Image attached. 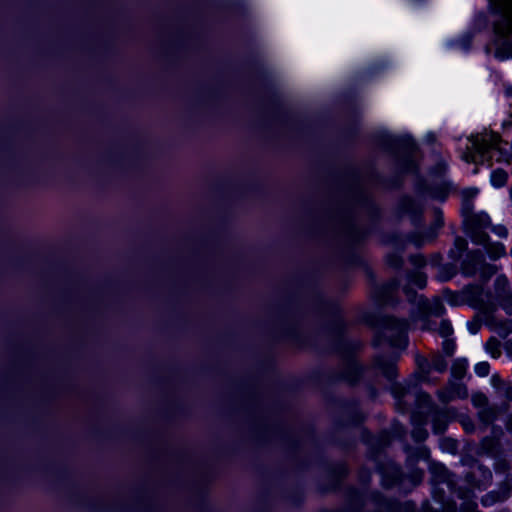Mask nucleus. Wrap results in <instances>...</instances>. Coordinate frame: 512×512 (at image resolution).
I'll use <instances>...</instances> for the list:
<instances>
[{
  "label": "nucleus",
  "mask_w": 512,
  "mask_h": 512,
  "mask_svg": "<svg viewBox=\"0 0 512 512\" xmlns=\"http://www.w3.org/2000/svg\"><path fill=\"white\" fill-rule=\"evenodd\" d=\"M429 471L431 474L430 482L433 487V497L437 502H443L444 490L440 487V485L445 484L449 491H455V476L450 473L443 464L437 462L430 463Z\"/></svg>",
  "instance_id": "nucleus-6"
},
{
  "label": "nucleus",
  "mask_w": 512,
  "mask_h": 512,
  "mask_svg": "<svg viewBox=\"0 0 512 512\" xmlns=\"http://www.w3.org/2000/svg\"><path fill=\"white\" fill-rule=\"evenodd\" d=\"M506 94L512 98V87H507L506 88Z\"/></svg>",
  "instance_id": "nucleus-62"
},
{
  "label": "nucleus",
  "mask_w": 512,
  "mask_h": 512,
  "mask_svg": "<svg viewBox=\"0 0 512 512\" xmlns=\"http://www.w3.org/2000/svg\"><path fill=\"white\" fill-rule=\"evenodd\" d=\"M490 4L494 10V13H497L498 0H490Z\"/></svg>",
  "instance_id": "nucleus-61"
},
{
  "label": "nucleus",
  "mask_w": 512,
  "mask_h": 512,
  "mask_svg": "<svg viewBox=\"0 0 512 512\" xmlns=\"http://www.w3.org/2000/svg\"><path fill=\"white\" fill-rule=\"evenodd\" d=\"M409 280L418 288L422 289L426 286L427 277L424 273L413 272L409 274Z\"/></svg>",
  "instance_id": "nucleus-34"
},
{
  "label": "nucleus",
  "mask_w": 512,
  "mask_h": 512,
  "mask_svg": "<svg viewBox=\"0 0 512 512\" xmlns=\"http://www.w3.org/2000/svg\"><path fill=\"white\" fill-rule=\"evenodd\" d=\"M417 456H418L419 458L428 459V457H429V451H428V449H427V448H425V447H421V448H419Z\"/></svg>",
  "instance_id": "nucleus-54"
},
{
  "label": "nucleus",
  "mask_w": 512,
  "mask_h": 512,
  "mask_svg": "<svg viewBox=\"0 0 512 512\" xmlns=\"http://www.w3.org/2000/svg\"><path fill=\"white\" fill-rule=\"evenodd\" d=\"M455 350V342L452 339H446L443 342V351L447 356H452Z\"/></svg>",
  "instance_id": "nucleus-44"
},
{
  "label": "nucleus",
  "mask_w": 512,
  "mask_h": 512,
  "mask_svg": "<svg viewBox=\"0 0 512 512\" xmlns=\"http://www.w3.org/2000/svg\"><path fill=\"white\" fill-rule=\"evenodd\" d=\"M457 303H465L484 314H490L496 310V305L489 294L484 293L483 286L469 284L462 289V300Z\"/></svg>",
  "instance_id": "nucleus-5"
},
{
  "label": "nucleus",
  "mask_w": 512,
  "mask_h": 512,
  "mask_svg": "<svg viewBox=\"0 0 512 512\" xmlns=\"http://www.w3.org/2000/svg\"><path fill=\"white\" fill-rule=\"evenodd\" d=\"M475 372L480 377H485L490 372V365L488 362H480L475 366Z\"/></svg>",
  "instance_id": "nucleus-40"
},
{
  "label": "nucleus",
  "mask_w": 512,
  "mask_h": 512,
  "mask_svg": "<svg viewBox=\"0 0 512 512\" xmlns=\"http://www.w3.org/2000/svg\"><path fill=\"white\" fill-rule=\"evenodd\" d=\"M430 194L433 198L445 200V198L448 195V191L445 187H437L435 189H432Z\"/></svg>",
  "instance_id": "nucleus-43"
},
{
  "label": "nucleus",
  "mask_w": 512,
  "mask_h": 512,
  "mask_svg": "<svg viewBox=\"0 0 512 512\" xmlns=\"http://www.w3.org/2000/svg\"><path fill=\"white\" fill-rule=\"evenodd\" d=\"M477 189L475 188H470V189H465L463 192H462V196H463V202L465 200H469L471 203H472V198L475 197V195L477 194Z\"/></svg>",
  "instance_id": "nucleus-48"
},
{
  "label": "nucleus",
  "mask_w": 512,
  "mask_h": 512,
  "mask_svg": "<svg viewBox=\"0 0 512 512\" xmlns=\"http://www.w3.org/2000/svg\"><path fill=\"white\" fill-rule=\"evenodd\" d=\"M472 208L473 205L469 200L462 203L463 223L466 227V233L475 244H486L489 241V236L485 229L491 225L490 218L484 212L474 213Z\"/></svg>",
  "instance_id": "nucleus-2"
},
{
  "label": "nucleus",
  "mask_w": 512,
  "mask_h": 512,
  "mask_svg": "<svg viewBox=\"0 0 512 512\" xmlns=\"http://www.w3.org/2000/svg\"><path fill=\"white\" fill-rule=\"evenodd\" d=\"M400 215H409L415 226L420 223L421 206L410 197H403L398 204Z\"/></svg>",
  "instance_id": "nucleus-12"
},
{
  "label": "nucleus",
  "mask_w": 512,
  "mask_h": 512,
  "mask_svg": "<svg viewBox=\"0 0 512 512\" xmlns=\"http://www.w3.org/2000/svg\"><path fill=\"white\" fill-rule=\"evenodd\" d=\"M498 19L494 22L495 34L505 41L495 51V57H512V0H498Z\"/></svg>",
  "instance_id": "nucleus-1"
},
{
  "label": "nucleus",
  "mask_w": 512,
  "mask_h": 512,
  "mask_svg": "<svg viewBox=\"0 0 512 512\" xmlns=\"http://www.w3.org/2000/svg\"><path fill=\"white\" fill-rule=\"evenodd\" d=\"M416 403L418 408L421 410L420 413L429 415V412L432 411L436 406L432 403V399L427 393H418L416 396Z\"/></svg>",
  "instance_id": "nucleus-21"
},
{
  "label": "nucleus",
  "mask_w": 512,
  "mask_h": 512,
  "mask_svg": "<svg viewBox=\"0 0 512 512\" xmlns=\"http://www.w3.org/2000/svg\"><path fill=\"white\" fill-rule=\"evenodd\" d=\"M442 504V508L444 512H456V505L453 502H450L444 498L443 502H439Z\"/></svg>",
  "instance_id": "nucleus-49"
},
{
  "label": "nucleus",
  "mask_w": 512,
  "mask_h": 512,
  "mask_svg": "<svg viewBox=\"0 0 512 512\" xmlns=\"http://www.w3.org/2000/svg\"><path fill=\"white\" fill-rule=\"evenodd\" d=\"M482 326V319L476 315L472 321L468 323V329L471 333L476 334Z\"/></svg>",
  "instance_id": "nucleus-41"
},
{
  "label": "nucleus",
  "mask_w": 512,
  "mask_h": 512,
  "mask_svg": "<svg viewBox=\"0 0 512 512\" xmlns=\"http://www.w3.org/2000/svg\"><path fill=\"white\" fill-rule=\"evenodd\" d=\"M448 385H449V389H451V394L453 395L454 399L455 398L464 399L468 396V391L464 384L449 381Z\"/></svg>",
  "instance_id": "nucleus-28"
},
{
  "label": "nucleus",
  "mask_w": 512,
  "mask_h": 512,
  "mask_svg": "<svg viewBox=\"0 0 512 512\" xmlns=\"http://www.w3.org/2000/svg\"><path fill=\"white\" fill-rule=\"evenodd\" d=\"M440 447L443 451L456 454L458 451V442L450 437H444L440 440Z\"/></svg>",
  "instance_id": "nucleus-30"
},
{
  "label": "nucleus",
  "mask_w": 512,
  "mask_h": 512,
  "mask_svg": "<svg viewBox=\"0 0 512 512\" xmlns=\"http://www.w3.org/2000/svg\"><path fill=\"white\" fill-rule=\"evenodd\" d=\"M506 429L512 433V415H510L506 422Z\"/></svg>",
  "instance_id": "nucleus-59"
},
{
  "label": "nucleus",
  "mask_w": 512,
  "mask_h": 512,
  "mask_svg": "<svg viewBox=\"0 0 512 512\" xmlns=\"http://www.w3.org/2000/svg\"><path fill=\"white\" fill-rule=\"evenodd\" d=\"M453 332L451 324L447 320H443L439 327V334L442 337H448Z\"/></svg>",
  "instance_id": "nucleus-42"
},
{
  "label": "nucleus",
  "mask_w": 512,
  "mask_h": 512,
  "mask_svg": "<svg viewBox=\"0 0 512 512\" xmlns=\"http://www.w3.org/2000/svg\"><path fill=\"white\" fill-rule=\"evenodd\" d=\"M400 215H409L415 226L420 223L421 206L410 197H403L398 204Z\"/></svg>",
  "instance_id": "nucleus-11"
},
{
  "label": "nucleus",
  "mask_w": 512,
  "mask_h": 512,
  "mask_svg": "<svg viewBox=\"0 0 512 512\" xmlns=\"http://www.w3.org/2000/svg\"><path fill=\"white\" fill-rule=\"evenodd\" d=\"M456 274L454 265H445L440 267L438 272V279L442 282L450 280Z\"/></svg>",
  "instance_id": "nucleus-33"
},
{
  "label": "nucleus",
  "mask_w": 512,
  "mask_h": 512,
  "mask_svg": "<svg viewBox=\"0 0 512 512\" xmlns=\"http://www.w3.org/2000/svg\"><path fill=\"white\" fill-rule=\"evenodd\" d=\"M391 392L397 400V408L404 411L405 407L403 406L402 398L406 396L409 391L402 384L395 383L391 386Z\"/></svg>",
  "instance_id": "nucleus-25"
},
{
  "label": "nucleus",
  "mask_w": 512,
  "mask_h": 512,
  "mask_svg": "<svg viewBox=\"0 0 512 512\" xmlns=\"http://www.w3.org/2000/svg\"><path fill=\"white\" fill-rule=\"evenodd\" d=\"M382 330L380 337L388 341L393 347L405 348L407 345L406 331L408 323L391 316L381 319Z\"/></svg>",
  "instance_id": "nucleus-4"
},
{
  "label": "nucleus",
  "mask_w": 512,
  "mask_h": 512,
  "mask_svg": "<svg viewBox=\"0 0 512 512\" xmlns=\"http://www.w3.org/2000/svg\"><path fill=\"white\" fill-rule=\"evenodd\" d=\"M437 396L439 400L443 403H448L452 400H454L453 395L451 394V389H449V385H447L445 388L439 390L437 392Z\"/></svg>",
  "instance_id": "nucleus-38"
},
{
  "label": "nucleus",
  "mask_w": 512,
  "mask_h": 512,
  "mask_svg": "<svg viewBox=\"0 0 512 512\" xmlns=\"http://www.w3.org/2000/svg\"><path fill=\"white\" fill-rule=\"evenodd\" d=\"M434 214H435V225L440 228L443 226V216H442V212L439 210V209H435L434 210Z\"/></svg>",
  "instance_id": "nucleus-51"
},
{
  "label": "nucleus",
  "mask_w": 512,
  "mask_h": 512,
  "mask_svg": "<svg viewBox=\"0 0 512 512\" xmlns=\"http://www.w3.org/2000/svg\"><path fill=\"white\" fill-rule=\"evenodd\" d=\"M504 349L508 356L512 357V340H507L504 343Z\"/></svg>",
  "instance_id": "nucleus-56"
},
{
  "label": "nucleus",
  "mask_w": 512,
  "mask_h": 512,
  "mask_svg": "<svg viewBox=\"0 0 512 512\" xmlns=\"http://www.w3.org/2000/svg\"><path fill=\"white\" fill-rule=\"evenodd\" d=\"M454 245L460 252H463L467 249L468 242L466 239L462 237H456Z\"/></svg>",
  "instance_id": "nucleus-46"
},
{
  "label": "nucleus",
  "mask_w": 512,
  "mask_h": 512,
  "mask_svg": "<svg viewBox=\"0 0 512 512\" xmlns=\"http://www.w3.org/2000/svg\"><path fill=\"white\" fill-rule=\"evenodd\" d=\"M484 347H485L486 352L489 353L491 355V357L494 359H498L502 354V351H501L502 344H501L500 340H498L494 336L490 337L487 340Z\"/></svg>",
  "instance_id": "nucleus-23"
},
{
  "label": "nucleus",
  "mask_w": 512,
  "mask_h": 512,
  "mask_svg": "<svg viewBox=\"0 0 512 512\" xmlns=\"http://www.w3.org/2000/svg\"><path fill=\"white\" fill-rule=\"evenodd\" d=\"M375 367L388 379L393 380L397 376L395 361L379 356L375 359Z\"/></svg>",
  "instance_id": "nucleus-18"
},
{
  "label": "nucleus",
  "mask_w": 512,
  "mask_h": 512,
  "mask_svg": "<svg viewBox=\"0 0 512 512\" xmlns=\"http://www.w3.org/2000/svg\"><path fill=\"white\" fill-rule=\"evenodd\" d=\"M399 282L397 279H391L382 286H379L375 290V296L378 301L382 304H387L392 301L393 293L397 290Z\"/></svg>",
  "instance_id": "nucleus-16"
},
{
  "label": "nucleus",
  "mask_w": 512,
  "mask_h": 512,
  "mask_svg": "<svg viewBox=\"0 0 512 512\" xmlns=\"http://www.w3.org/2000/svg\"><path fill=\"white\" fill-rule=\"evenodd\" d=\"M479 418L481 422L486 425L493 423L498 417L497 406H487L479 411Z\"/></svg>",
  "instance_id": "nucleus-22"
},
{
  "label": "nucleus",
  "mask_w": 512,
  "mask_h": 512,
  "mask_svg": "<svg viewBox=\"0 0 512 512\" xmlns=\"http://www.w3.org/2000/svg\"><path fill=\"white\" fill-rule=\"evenodd\" d=\"M508 174L503 169H496L491 174V183L495 187H502L507 183Z\"/></svg>",
  "instance_id": "nucleus-29"
},
{
  "label": "nucleus",
  "mask_w": 512,
  "mask_h": 512,
  "mask_svg": "<svg viewBox=\"0 0 512 512\" xmlns=\"http://www.w3.org/2000/svg\"><path fill=\"white\" fill-rule=\"evenodd\" d=\"M481 453L491 457H498L501 454V443L497 435L486 436L480 443Z\"/></svg>",
  "instance_id": "nucleus-17"
},
{
  "label": "nucleus",
  "mask_w": 512,
  "mask_h": 512,
  "mask_svg": "<svg viewBox=\"0 0 512 512\" xmlns=\"http://www.w3.org/2000/svg\"><path fill=\"white\" fill-rule=\"evenodd\" d=\"M383 507L387 512H411L413 510L409 502L402 504L391 500L385 501Z\"/></svg>",
  "instance_id": "nucleus-24"
},
{
  "label": "nucleus",
  "mask_w": 512,
  "mask_h": 512,
  "mask_svg": "<svg viewBox=\"0 0 512 512\" xmlns=\"http://www.w3.org/2000/svg\"><path fill=\"white\" fill-rule=\"evenodd\" d=\"M418 306L420 311L425 315L441 316L445 311L444 305L439 298L428 300L420 297Z\"/></svg>",
  "instance_id": "nucleus-15"
},
{
  "label": "nucleus",
  "mask_w": 512,
  "mask_h": 512,
  "mask_svg": "<svg viewBox=\"0 0 512 512\" xmlns=\"http://www.w3.org/2000/svg\"><path fill=\"white\" fill-rule=\"evenodd\" d=\"M497 272V267L495 265L486 263L485 261L482 263L479 273L484 282H487L494 274Z\"/></svg>",
  "instance_id": "nucleus-32"
},
{
  "label": "nucleus",
  "mask_w": 512,
  "mask_h": 512,
  "mask_svg": "<svg viewBox=\"0 0 512 512\" xmlns=\"http://www.w3.org/2000/svg\"><path fill=\"white\" fill-rule=\"evenodd\" d=\"M485 325L503 339L512 334V320L500 321L495 317L488 316L485 320Z\"/></svg>",
  "instance_id": "nucleus-14"
},
{
  "label": "nucleus",
  "mask_w": 512,
  "mask_h": 512,
  "mask_svg": "<svg viewBox=\"0 0 512 512\" xmlns=\"http://www.w3.org/2000/svg\"><path fill=\"white\" fill-rule=\"evenodd\" d=\"M477 507V504L472 501H468L464 503V505L461 507V510L464 512H475Z\"/></svg>",
  "instance_id": "nucleus-50"
},
{
  "label": "nucleus",
  "mask_w": 512,
  "mask_h": 512,
  "mask_svg": "<svg viewBox=\"0 0 512 512\" xmlns=\"http://www.w3.org/2000/svg\"><path fill=\"white\" fill-rule=\"evenodd\" d=\"M504 396L509 400V401H512V385L511 384H508V385H505V390H504Z\"/></svg>",
  "instance_id": "nucleus-55"
},
{
  "label": "nucleus",
  "mask_w": 512,
  "mask_h": 512,
  "mask_svg": "<svg viewBox=\"0 0 512 512\" xmlns=\"http://www.w3.org/2000/svg\"><path fill=\"white\" fill-rule=\"evenodd\" d=\"M399 477H400L399 471L397 469H394L391 480L388 483H386L385 485L386 486L393 485L394 483H396L399 480Z\"/></svg>",
  "instance_id": "nucleus-53"
},
{
  "label": "nucleus",
  "mask_w": 512,
  "mask_h": 512,
  "mask_svg": "<svg viewBox=\"0 0 512 512\" xmlns=\"http://www.w3.org/2000/svg\"><path fill=\"white\" fill-rule=\"evenodd\" d=\"M422 509L423 512H439L438 510L433 509L428 502L423 504Z\"/></svg>",
  "instance_id": "nucleus-57"
},
{
  "label": "nucleus",
  "mask_w": 512,
  "mask_h": 512,
  "mask_svg": "<svg viewBox=\"0 0 512 512\" xmlns=\"http://www.w3.org/2000/svg\"><path fill=\"white\" fill-rule=\"evenodd\" d=\"M410 262L416 267H423L426 264V261L422 255H412L410 257Z\"/></svg>",
  "instance_id": "nucleus-47"
},
{
  "label": "nucleus",
  "mask_w": 512,
  "mask_h": 512,
  "mask_svg": "<svg viewBox=\"0 0 512 512\" xmlns=\"http://www.w3.org/2000/svg\"><path fill=\"white\" fill-rule=\"evenodd\" d=\"M361 375L359 365L355 361H349L342 372L341 377L348 381L350 384H354L358 381Z\"/></svg>",
  "instance_id": "nucleus-20"
},
{
  "label": "nucleus",
  "mask_w": 512,
  "mask_h": 512,
  "mask_svg": "<svg viewBox=\"0 0 512 512\" xmlns=\"http://www.w3.org/2000/svg\"><path fill=\"white\" fill-rule=\"evenodd\" d=\"M469 141L472 143V147L467 148L462 158L466 162H475V155L472 150L483 156L490 148H496L501 138L498 134L491 133L489 136L485 137L472 135L469 137Z\"/></svg>",
  "instance_id": "nucleus-7"
},
{
  "label": "nucleus",
  "mask_w": 512,
  "mask_h": 512,
  "mask_svg": "<svg viewBox=\"0 0 512 512\" xmlns=\"http://www.w3.org/2000/svg\"><path fill=\"white\" fill-rule=\"evenodd\" d=\"M471 400H472V403L474 404V406H476V407L483 409V408L489 406L488 405L489 400H488L487 396L481 392L473 394Z\"/></svg>",
  "instance_id": "nucleus-37"
},
{
  "label": "nucleus",
  "mask_w": 512,
  "mask_h": 512,
  "mask_svg": "<svg viewBox=\"0 0 512 512\" xmlns=\"http://www.w3.org/2000/svg\"><path fill=\"white\" fill-rule=\"evenodd\" d=\"M493 231H495L500 237H506L508 234V231L504 226L494 227Z\"/></svg>",
  "instance_id": "nucleus-52"
},
{
  "label": "nucleus",
  "mask_w": 512,
  "mask_h": 512,
  "mask_svg": "<svg viewBox=\"0 0 512 512\" xmlns=\"http://www.w3.org/2000/svg\"><path fill=\"white\" fill-rule=\"evenodd\" d=\"M485 257L481 250H473L467 253L461 264L462 273L466 276H474L479 272Z\"/></svg>",
  "instance_id": "nucleus-9"
},
{
  "label": "nucleus",
  "mask_w": 512,
  "mask_h": 512,
  "mask_svg": "<svg viewBox=\"0 0 512 512\" xmlns=\"http://www.w3.org/2000/svg\"><path fill=\"white\" fill-rule=\"evenodd\" d=\"M494 294L500 306L509 315H512V291L509 281L504 275H499L494 282Z\"/></svg>",
  "instance_id": "nucleus-8"
},
{
  "label": "nucleus",
  "mask_w": 512,
  "mask_h": 512,
  "mask_svg": "<svg viewBox=\"0 0 512 512\" xmlns=\"http://www.w3.org/2000/svg\"><path fill=\"white\" fill-rule=\"evenodd\" d=\"M404 292L409 298L414 294L413 290L409 287H404Z\"/></svg>",
  "instance_id": "nucleus-60"
},
{
  "label": "nucleus",
  "mask_w": 512,
  "mask_h": 512,
  "mask_svg": "<svg viewBox=\"0 0 512 512\" xmlns=\"http://www.w3.org/2000/svg\"><path fill=\"white\" fill-rule=\"evenodd\" d=\"M391 441L390 435L386 431H382L377 439H373L371 442V445H376L377 449L380 450L381 448L387 446Z\"/></svg>",
  "instance_id": "nucleus-36"
},
{
  "label": "nucleus",
  "mask_w": 512,
  "mask_h": 512,
  "mask_svg": "<svg viewBox=\"0 0 512 512\" xmlns=\"http://www.w3.org/2000/svg\"><path fill=\"white\" fill-rule=\"evenodd\" d=\"M467 370V360L457 359L451 367L452 376L456 379H461L465 376Z\"/></svg>",
  "instance_id": "nucleus-27"
},
{
  "label": "nucleus",
  "mask_w": 512,
  "mask_h": 512,
  "mask_svg": "<svg viewBox=\"0 0 512 512\" xmlns=\"http://www.w3.org/2000/svg\"><path fill=\"white\" fill-rule=\"evenodd\" d=\"M412 421L415 425L413 431H412V437L415 441L417 442H422L424 441L427 436H428V432L427 430L424 428V425L426 423V419H421L420 416L418 414H413L412 415Z\"/></svg>",
  "instance_id": "nucleus-19"
},
{
  "label": "nucleus",
  "mask_w": 512,
  "mask_h": 512,
  "mask_svg": "<svg viewBox=\"0 0 512 512\" xmlns=\"http://www.w3.org/2000/svg\"><path fill=\"white\" fill-rule=\"evenodd\" d=\"M386 260H387L388 265L391 267H394V268H400L403 264L402 257L396 253L387 255Z\"/></svg>",
  "instance_id": "nucleus-39"
},
{
  "label": "nucleus",
  "mask_w": 512,
  "mask_h": 512,
  "mask_svg": "<svg viewBox=\"0 0 512 512\" xmlns=\"http://www.w3.org/2000/svg\"><path fill=\"white\" fill-rule=\"evenodd\" d=\"M499 512H510V510H508V509H502V510H500Z\"/></svg>",
  "instance_id": "nucleus-64"
},
{
  "label": "nucleus",
  "mask_w": 512,
  "mask_h": 512,
  "mask_svg": "<svg viewBox=\"0 0 512 512\" xmlns=\"http://www.w3.org/2000/svg\"><path fill=\"white\" fill-rule=\"evenodd\" d=\"M496 431L501 435L503 432L502 430L499 428V429H496L495 427L493 428V432L496 433Z\"/></svg>",
  "instance_id": "nucleus-63"
},
{
  "label": "nucleus",
  "mask_w": 512,
  "mask_h": 512,
  "mask_svg": "<svg viewBox=\"0 0 512 512\" xmlns=\"http://www.w3.org/2000/svg\"><path fill=\"white\" fill-rule=\"evenodd\" d=\"M447 366H448L447 361L440 354H435L432 357L431 363H430L431 369H433L439 373H442L447 369Z\"/></svg>",
  "instance_id": "nucleus-31"
},
{
  "label": "nucleus",
  "mask_w": 512,
  "mask_h": 512,
  "mask_svg": "<svg viewBox=\"0 0 512 512\" xmlns=\"http://www.w3.org/2000/svg\"><path fill=\"white\" fill-rule=\"evenodd\" d=\"M486 247L489 256L496 260L501 256L505 255V247L502 243H489L483 244Z\"/></svg>",
  "instance_id": "nucleus-26"
},
{
  "label": "nucleus",
  "mask_w": 512,
  "mask_h": 512,
  "mask_svg": "<svg viewBox=\"0 0 512 512\" xmlns=\"http://www.w3.org/2000/svg\"><path fill=\"white\" fill-rule=\"evenodd\" d=\"M511 491L512 485L508 482H504L499 486L498 490L491 491L487 493L485 496H483L481 499V503L484 506H491L494 505L495 503L503 502L510 497Z\"/></svg>",
  "instance_id": "nucleus-13"
},
{
  "label": "nucleus",
  "mask_w": 512,
  "mask_h": 512,
  "mask_svg": "<svg viewBox=\"0 0 512 512\" xmlns=\"http://www.w3.org/2000/svg\"><path fill=\"white\" fill-rule=\"evenodd\" d=\"M432 415V423H433V432L436 434H441L446 430L447 424L450 419H452L455 415L452 409H439L434 408L429 412Z\"/></svg>",
  "instance_id": "nucleus-10"
},
{
  "label": "nucleus",
  "mask_w": 512,
  "mask_h": 512,
  "mask_svg": "<svg viewBox=\"0 0 512 512\" xmlns=\"http://www.w3.org/2000/svg\"><path fill=\"white\" fill-rule=\"evenodd\" d=\"M387 146L397 155L400 167L403 171L408 173L416 172V164L414 161L416 146L409 136H389L387 138Z\"/></svg>",
  "instance_id": "nucleus-3"
},
{
  "label": "nucleus",
  "mask_w": 512,
  "mask_h": 512,
  "mask_svg": "<svg viewBox=\"0 0 512 512\" xmlns=\"http://www.w3.org/2000/svg\"><path fill=\"white\" fill-rule=\"evenodd\" d=\"M492 385L497 388L501 389L503 392L505 390V385H508L509 383L504 382L499 375L495 374L491 378Z\"/></svg>",
  "instance_id": "nucleus-45"
},
{
  "label": "nucleus",
  "mask_w": 512,
  "mask_h": 512,
  "mask_svg": "<svg viewBox=\"0 0 512 512\" xmlns=\"http://www.w3.org/2000/svg\"><path fill=\"white\" fill-rule=\"evenodd\" d=\"M426 140L428 143L430 144H433L435 141H436V136L435 134L433 133H429L427 136H426Z\"/></svg>",
  "instance_id": "nucleus-58"
},
{
  "label": "nucleus",
  "mask_w": 512,
  "mask_h": 512,
  "mask_svg": "<svg viewBox=\"0 0 512 512\" xmlns=\"http://www.w3.org/2000/svg\"><path fill=\"white\" fill-rule=\"evenodd\" d=\"M443 294L451 305L458 306V305L465 304V303H456V302L462 300V290L460 292H452L448 289H445L443 291Z\"/></svg>",
  "instance_id": "nucleus-35"
}]
</instances>
